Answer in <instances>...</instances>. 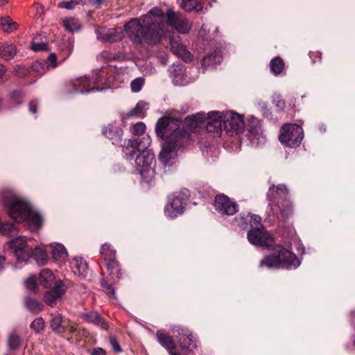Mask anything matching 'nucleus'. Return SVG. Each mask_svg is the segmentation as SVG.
Segmentation results:
<instances>
[{"mask_svg": "<svg viewBox=\"0 0 355 355\" xmlns=\"http://www.w3.org/2000/svg\"><path fill=\"white\" fill-rule=\"evenodd\" d=\"M166 24L181 34L188 33L192 26L187 17L172 8L165 14L156 6L141 17L130 19L124 29L134 43L141 44L144 41L148 45H156L164 36Z\"/></svg>", "mask_w": 355, "mask_h": 355, "instance_id": "1", "label": "nucleus"}, {"mask_svg": "<svg viewBox=\"0 0 355 355\" xmlns=\"http://www.w3.org/2000/svg\"><path fill=\"white\" fill-rule=\"evenodd\" d=\"M181 120L170 116H162L157 120L155 133L158 138L164 141L159 155L175 152L189 144V134L181 128Z\"/></svg>", "mask_w": 355, "mask_h": 355, "instance_id": "2", "label": "nucleus"}, {"mask_svg": "<svg viewBox=\"0 0 355 355\" xmlns=\"http://www.w3.org/2000/svg\"><path fill=\"white\" fill-rule=\"evenodd\" d=\"M102 132L106 138L112 141V144L121 146L123 152L126 155H142V153L146 152V155H150V150L141 145L143 141H139L138 139L124 140L123 144H122L123 130L118 125L108 124L103 128Z\"/></svg>", "mask_w": 355, "mask_h": 355, "instance_id": "3", "label": "nucleus"}, {"mask_svg": "<svg viewBox=\"0 0 355 355\" xmlns=\"http://www.w3.org/2000/svg\"><path fill=\"white\" fill-rule=\"evenodd\" d=\"M300 263L301 261L293 252L281 245H277L271 254L263 258L259 266L269 269L292 270L297 268Z\"/></svg>", "mask_w": 355, "mask_h": 355, "instance_id": "4", "label": "nucleus"}, {"mask_svg": "<svg viewBox=\"0 0 355 355\" xmlns=\"http://www.w3.org/2000/svg\"><path fill=\"white\" fill-rule=\"evenodd\" d=\"M288 191L284 184L272 185L268 191V198L270 201V206L273 214L277 211L284 217L291 216L293 213L291 202L287 199Z\"/></svg>", "mask_w": 355, "mask_h": 355, "instance_id": "5", "label": "nucleus"}, {"mask_svg": "<svg viewBox=\"0 0 355 355\" xmlns=\"http://www.w3.org/2000/svg\"><path fill=\"white\" fill-rule=\"evenodd\" d=\"M3 200L8 207L9 216L16 222H25L29 216L31 205L24 199L17 196L12 192L5 193Z\"/></svg>", "mask_w": 355, "mask_h": 355, "instance_id": "6", "label": "nucleus"}, {"mask_svg": "<svg viewBox=\"0 0 355 355\" xmlns=\"http://www.w3.org/2000/svg\"><path fill=\"white\" fill-rule=\"evenodd\" d=\"M188 199L189 191L185 189L170 195L168 197V203L164 208L165 215L173 218L183 214Z\"/></svg>", "mask_w": 355, "mask_h": 355, "instance_id": "7", "label": "nucleus"}, {"mask_svg": "<svg viewBox=\"0 0 355 355\" xmlns=\"http://www.w3.org/2000/svg\"><path fill=\"white\" fill-rule=\"evenodd\" d=\"M304 138L302 128L297 124H285L281 128L279 139L282 144L290 148L299 146Z\"/></svg>", "mask_w": 355, "mask_h": 355, "instance_id": "8", "label": "nucleus"}, {"mask_svg": "<svg viewBox=\"0 0 355 355\" xmlns=\"http://www.w3.org/2000/svg\"><path fill=\"white\" fill-rule=\"evenodd\" d=\"M221 113L223 128L229 136L232 137L244 132L245 122L241 115L233 111Z\"/></svg>", "mask_w": 355, "mask_h": 355, "instance_id": "9", "label": "nucleus"}, {"mask_svg": "<svg viewBox=\"0 0 355 355\" xmlns=\"http://www.w3.org/2000/svg\"><path fill=\"white\" fill-rule=\"evenodd\" d=\"M136 170L142 178V180L150 183L155 175V161L153 157H136Z\"/></svg>", "mask_w": 355, "mask_h": 355, "instance_id": "10", "label": "nucleus"}, {"mask_svg": "<svg viewBox=\"0 0 355 355\" xmlns=\"http://www.w3.org/2000/svg\"><path fill=\"white\" fill-rule=\"evenodd\" d=\"M18 262H27L31 257V247L24 236H17L9 242Z\"/></svg>", "mask_w": 355, "mask_h": 355, "instance_id": "11", "label": "nucleus"}, {"mask_svg": "<svg viewBox=\"0 0 355 355\" xmlns=\"http://www.w3.org/2000/svg\"><path fill=\"white\" fill-rule=\"evenodd\" d=\"M248 239L252 244L259 246L268 247L273 243V238L263 226L250 230Z\"/></svg>", "mask_w": 355, "mask_h": 355, "instance_id": "12", "label": "nucleus"}, {"mask_svg": "<svg viewBox=\"0 0 355 355\" xmlns=\"http://www.w3.org/2000/svg\"><path fill=\"white\" fill-rule=\"evenodd\" d=\"M172 331L178 339L179 345L183 351L188 353L193 348L196 347L194 338L188 329L182 327H175L173 328Z\"/></svg>", "mask_w": 355, "mask_h": 355, "instance_id": "13", "label": "nucleus"}, {"mask_svg": "<svg viewBox=\"0 0 355 355\" xmlns=\"http://www.w3.org/2000/svg\"><path fill=\"white\" fill-rule=\"evenodd\" d=\"M98 78V76L96 75L94 80H90L87 76L78 78L71 83V92L75 94H83L101 90L102 88H99L96 85Z\"/></svg>", "mask_w": 355, "mask_h": 355, "instance_id": "14", "label": "nucleus"}, {"mask_svg": "<svg viewBox=\"0 0 355 355\" xmlns=\"http://www.w3.org/2000/svg\"><path fill=\"white\" fill-rule=\"evenodd\" d=\"M205 130L209 133H211L214 137H220L223 128L222 120V113L218 111H214L207 114L205 117Z\"/></svg>", "mask_w": 355, "mask_h": 355, "instance_id": "15", "label": "nucleus"}, {"mask_svg": "<svg viewBox=\"0 0 355 355\" xmlns=\"http://www.w3.org/2000/svg\"><path fill=\"white\" fill-rule=\"evenodd\" d=\"M214 207L223 215L231 216L238 211L236 202L223 194H219L215 197Z\"/></svg>", "mask_w": 355, "mask_h": 355, "instance_id": "16", "label": "nucleus"}, {"mask_svg": "<svg viewBox=\"0 0 355 355\" xmlns=\"http://www.w3.org/2000/svg\"><path fill=\"white\" fill-rule=\"evenodd\" d=\"M205 124V116L204 114L198 113L196 115L187 116L184 121V128L189 134V141L191 139V132H198L200 128H203Z\"/></svg>", "mask_w": 355, "mask_h": 355, "instance_id": "17", "label": "nucleus"}, {"mask_svg": "<svg viewBox=\"0 0 355 355\" xmlns=\"http://www.w3.org/2000/svg\"><path fill=\"white\" fill-rule=\"evenodd\" d=\"M66 291L67 286L64 284L63 282L58 280L55 283V286H53L52 290L45 293V302L51 306H54L56 304L57 300L65 293Z\"/></svg>", "mask_w": 355, "mask_h": 355, "instance_id": "18", "label": "nucleus"}, {"mask_svg": "<svg viewBox=\"0 0 355 355\" xmlns=\"http://www.w3.org/2000/svg\"><path fill=\"white\" fill-rule=\"evenodd\" d=\"M101 254L106 261V266L108 270H111V273H119V268L115 261V251L111 248V246L105 243L102 245Z\"/></svg>", "mask_w": 355, "mask_h": 355, "instance_id": "19", "label": "nucleus"}, {"mask_svg": "<svg viewBox=\"0 0 355 355\" xmlns=\"http://www.w3.org/2000/svg\"><path fill=\"white\" fill-rule=\"evenodd\" d=\"M169 44L171 51L177 56L181 58L184 62L192 60L191 53L186 49V46L175 37L169 38Z\"/></svg>", "mask_w": 355, "mask_h": 355, "instance_id": "20", "label": "nucleus"}, {"mask_svg": "<svg viewBox=\"0 0 355 355\" xmlns=\"http://www.w3.org/2000/svg\"><path fill=\"white\" fill-rule=\"evenodd\" d=\"M95 32L98 40L107 42H115L122 38L121 33L115 29L97 28Z\"/></svg>", "mask_w": 355, "mask_h": 355, "instance_id": "21", "label": "nucleus"}, {"mask_svg": "<svg viewBox=\"0 0 355 355\" xmlns=\"http://www.w3.org/2000/svg\"><path fill=\"white\" fill-rule=\"evenodd\" d=\"M24 223L31 232L37 231L42 225L43 218L40 214L35 211L31 207L29 210V216Z\"/></svg>", "mask_w": 355, "mask_h": 355, "instance_id": "22", "label": "nucleus"}, {"mask_svg": "<svg viewBox=\"0 0 355 355\" xmlns=\"http://www.w3.org/2000/svg\"><path fill=\"white\" fill-rule=\"evenodd\" d=\"M247 132V136L252 139L261 132V125L259 120L254 116H251L248 120V123H245L244 132Z\"/></svg>", "mask_w": 355, "mask_h": 355, "instance_id": "23", "label": "nucleus"}, {"mask_svg": "<svg viewBox=\"0 0 355 355\" xmlns=\"http://www.w3.org/2000/svg\"><path fill=\"white\" fill-rule=\"evenodd\" d=\"M51 316L50 327L52 331L59 334L66 332L67 327L62 316L58 313L51 314Z\"/></svg>", "mask_w": 355, "mask_h": 355, "instance_id": "24", "label": "nucleus"}, {"mask_svg": "<svg viewBox=\"0 0 355 355\" xmlns=\"http://www.w3.org/2000/svg\"><path fill=\"white\" fill-rule=\"evenodd\" d=\"M58 281H55V277L51 270L49 269H43L39 277L40 284L45 288H51L55 286V283Z\"/></svg>", "mask_w": 355, "mask_h": 355, "instance_id": "25", "label": "nucleus"}, {"mask_svg": "<svg viewBox=\"0 0 355 355\" xmlns=\"http://www.w3.org/2000/svg\"><path fill=\"white\" fill-rule=\"evenodd\" d=\"M223 60V55L219 51H214L210 54H207L201 60V64L203 68L213 67L220 64Z\"/></svg>", "mask_w": 355, "mask_h": 355, "instance_id": "26", "label": "nucleus"}, {"mask_svg": "<svg viewBox=\"0 0 355 355\" xmlns=\"http://www.w3.org/2000/svg\"><path fill=\"white\" fill-rule=\"evenodd\" d=\"M17 53V47L14 44L0 42V56L6 60L12 59Z\"/></svg>", "mask_w": 355, "mask_h": 355, "instance_id": "27", "label": "nucleus"}, {"mask_svg": "<svg viewBox=\"0 0 355 355\" xmlns=\"http://www.w3.org/2000/svg\"><path fill=\"white\" fill-rule=\"evenodd\" d=\"M83 318L86 321L93 323L102 329H107L108 328L107 323L105 320L96 311L84 313Z\"/></svg>", "mask_w": 355, "mask_h": 355, "instance_id": "28", "label": "nucleus"}, {"mask_svg": "<svg viewBox=\"0 0 355 355\" xmlns=\"http://www.w3.org/2000/svg\"><path fill=\"white\" fill-rule=\"evenodd\" d=\"M156 338L158 343L168 351L175 349V344L171 336L166 334L162 330H158L156 332Z\"/></svg>", "mask_w": 355, "mask_h": 355, "instance_id": "29", "label": "nucleus"}, {"mask_svg": "<svg viewBox=\"0 0 355 355\" xmlns=\"http://www.w3.org/2000/svg\"><path fill=\"white\" fill-rule=\"evenodd\" d=\"M31 69L33 75L40 77L44 75L49 69L48 64L44 60H37L32 63Z\"/></svg>", "mask_w": 355, "mask_h": 355, "instance_id": "30", "label": "nucleus"}, {"mask_svg": "<svg viewBox=\"0 0 355 355\" xmlns=\"http://www.w3.org/2000/svg\"><path fill=\"white\" fill-rule=\"evenodd\" d=\"M31 257H33L40 266H43L47 262L48 257L46 252L39 247L35 248L34 250L31 248Z\"/></svg>", "mask_w": 355, "mask_h": 355, "instance_id": "31", "label": "nucleus"}, {"mask_svg": "<svg viewBox=\"0 0 355 355\" xmlns=\"http://www.w3.org/2000/svg\"><path fill=\"white\" fill-rule=\"evenodd\" d=\"M284 62L282 58L277 56L270 62V71L275 76L280 74L284 69Z\"/></svg>", "mask_w": 355, "mask_h": 355, "instance_id": "32", "label": "nucleus"}, {"mask_svg": "<svg viewBox=\"0 0 355 355\" xmlns=\"http://www.w3.org/2000/svg\"><path fill=\"white\" fill-rule=\"evenodd\" d=\"M52 256L55 260H64L67 257L66 248L60 243H55L52 245Z\"/></svg>", "mask_w": 355, "mask_h": 355, "instance_id": "33", "label": "nucleus"}, {"mask_svg": "<svg viewBox=\"0 0 355 355\" xmlns=\"http://www.w3.org/2000/svg\"><path fill=\"white\" fill-rule=\"evenodd\" d=\"M72 268L75 274L83 275L87 269V264L82 258H75L71 262Z\"/></svg>", "mask_w": 355, "mask_h": 355, "instance_id": "34", "label": "nucleus"}, {"mask_svg": "<svg viewBox=\"0 0 355 355\" xmlns=\"http://www.w3.org/2000/svg\"><path fill=\"white\" fill-rule=\"evenodd\" d=\"M180 7L186 12H190L193 10H200L202 6L198 0H182Z\"/></svg>", "mask_w": 355, "mask_h": 355, "instance_id": "35", "label": "nucleus"}, {"mask_svg": "<svg viewBox=\"0 0 355 355\" xmlns=\"http://www.w3.org/2000/svg\"><path fill=\"white\" fill-rule=\"evenodd\" d=\"M1 24L3 31L6 33L12 32L16 30L18 27L17 23L13 21L8 16L1 18Z\"/></svg>", "mask_w": 355, "mask_h": 355, "instance_id": "36", "label": "nucleus"}, {"mask_svg": "<svg viewBox=\"0 0 355 355\" xmlns=\"http://www.w3.org/2000/svg\"><path fill=\"white\" fill-rule=\"evenodd\" d=\"M17 229L14 224L10 223H2L0 233L8 236H13L17 234Z\"/></svg>", "mask_w": 355, "mask_h": 355, "instance_id": "37", "label": "nucleus"}, {"mask_svg": "<svg viewBox=\"0 0 355 355\" xmlns=\"http://www.w3.org/2000/svg\"><path fill=\"white\" fill-rule=\"evenodd\" d=\"M25 304L27 309L32 312L37 313L42 309V304L33 298H26Z\"/></svg>", "mask_w": 355, "mask_h": 355, "instance_id": "38", "label": "nucleus"}, {"mask_svg": "<svg viewBox=\"0 0 355 355\" xmlns=\"http://www.w3.org/2000/svg\"><path fill=\"white\" fill-rule=\"evenodd\" d=\"M159 164L167 171L175 163V157H158Z\"/></svg>", "mask_w": 355, "mask_h": 355, "instance_id": "39", "label": "nucleus"}, {"mask_svg": "<svg viewBox=\"0 0 355 355\" xmlns=\"http://www.w3.org/2000/svg\"><path fill=\"white\" fill-rule=\"evenodd\" d=\"M64 26L69 32L78 31L80 29L79 21L74 18H70L64 21Z\"/></svg>", "mask_w": 355, "mask_h": 355, "instance_id": "40", "label": "nucleus"}, {"mask_svg": "<svg viewBox=\"0 0 355 355\" xmlns=\"http://www.w3.org/2000/svg\"><path fill=\"white\" fill-rule=\"evenodd\" d=\"M21 338L15 332H12L9 335L8 345L10 349H16L21 345Z\"/></svg>", "mask_w": 355, "mask_h": 355, "instance_id": "41", "label": "nucleus"}, {"mask_svg": "<svg viewBox=\"0 0 355 355\" xmlns=\"http://www.w3.org/2000/svg\"><path fill=\"white\" fill-rule=\"evenodd\" d=\"M146 105V104L144 102L139 101L137 103L136 106L127 113L126 117L131 118L132 116H137V115L141 114L143 112Z\"/></svg>", "mask_w": 355, "mask_h": 355, "instance_id": "42", "label": "nucleus"}, {"mask_svg": "<svg viewBox=\"0 0 355 355\" xmlns=\"http://www.w3.org/2000/svg\"><path fill=\"white\" fill-rule=\"evenodd\" d=\"M45 327V322L42 318H37L34 320L31 324V328L33 329L36 333H40L44 330Z\"/></svg>", "mask_w": 355, "mask_h": 355, "instance_id": "43", "label": "nucleus"}, {"mask_svg": "<svg viewBox=\"0 0 355 355\" xmlns=\"http://www.w3.org/2000/svg\"><path fill=\"white\" fill-rule=\"evenodd\" d=\"M146 125L143 122H138L130 128V132L134 135H141L144 133Z\"/></svg>", "mask_w": 355, "mask_h": 355, "instance_id": "44", "label": "nucleus"}, {"mask_svg": "<svg viewBox=\"0 0 355 355\" xmlns=\"http://www.w3.org/2000/svg\"><path fill=\"white\" fill-rule=\"evenodd\" d=\"M144 83V79L143 78H137L132 80L130 83L131 90L134 92H139Z\"/></svg>", "mask_w": 355, "mask_h": 355, "instance_id": "45", "label": "nucleus"}, {"mask_svg": "<svg viewBox=\"0 0 355 355\" xmlns=\"http://www.w3.org/2000/svg\"><path fill=\"white\" fill-rule=\"evenodd\" d=\"M31 49L34 51H47L48 45L45 42H36L35 39L31 42Z\"/></svg>", "mask_w": 355, "mask_h": 355, "instance_id": "46", "label": "nucleus"}, {"mask_svg": "<svg viewBox=\"0 0 355 355\" xmlns=\"http://www.w3.org/2000/svg\"><path fill=\"white\" fill-rule=\"evenodd\" d=\"M25 286L31 291H35L37 288L35 277L33 275L30 276L25 282Z\"/></svg>", "mask_w": 355, "mask_h": 355, "instance_id": "47", "label": "nucleus"}, {"mask_svg": "<svg viewBox=\"0 0 355 355\" xmlns=\"http://www.w3.org/2000/svg\"><path fill=\"white\" fill-rule=\"evenodd\" d=\"M78 3L79 2L77 0H71L69 1H62L59 3L58 7L71 10L74 8L75 6L78 4Z\"/></svg>", "mask_w": 355, "mask_h": 355, "instance_id": "48", "label": "nucleus"}, {"mask_svg": "<svg viewBox=\"0 0 355 355\" xmlns=\"http://www.w3.org/2000/svg\"><path fill=\"white\" fill-rule=\"evenodd\" d=\"M44 60L48 64V68L49 66H51L52 68H55L58 66L57 57L56 55L53 53H50L47 59Z\"/></svg>", "mask_w": 355, "mask_h": 355, "instance_id": "49", "label": "nucleus"}, {"mask_svg": "<svg viewBox=\"0 0 355 355\" xmlns=\"http://www.w3.org/2000/svg\"><path fill=\"white\" fill-rule=\"evenodd\" d=\"M83 5H89L95 6L96 8H100L105 0H79Z\"/></svg>", "mask_w": 355, "mask_h": 355, "instance_id": "50", "label": "nucleus"}, {"mask_svg": "<svg viewBox=\"0 0 355 355\" xmlns=\"http://www.w3.org/2000/svg\"><path fill=\"white\" fill-rule=\"evenodd\" d=\"M238 225L241 228H245L248 224V223L250 221L249 215L244 216V215H240L239 218L236 219Z\"/></svg>", "mask_w": 355, "mask_h": 355, "instance_id": "51", "label": "nucleus"}, {"mask_svg": "<svg viewBox=\"0 0 355 355\" xmlns=\"http://www.w3.org/2000/svg\"><path fill=\"white\" fill-rule=\"evenodd\" d=\"M22 96L23 94L20 90H15L11 94L12 99L17 104H20L21 103Z\"/></svg>", "mask_w": 355, "mask_h": 355, "instance_id": "52", "label": "nucleus"}, {"mask_svg": "<svg viewBox=\"0 0 355 355\" xmlns=\"http://www.w3.org/2000/svg\"><path fill=\"white\" fill-rule=\"evenodd\" d=\"M274 103L278 110L281 111L284 109L286 103L285 101L283 98L280 97H277L274 99Z\"/></svg>", "mask_w": 355, "mask_h": 355, "instance_id": "53", "label": "nucleus"}, {"mask_svg": "<svg viewBox=\"0 0 355 355\" xmlns=\"http://www.w3.org/2000/svg\"><path fill=\"white\" fill-rule=\"evenodd\" d=\"M309 56L312 59L313 63H315L317 61L320 62L322 60V53L320 52H310Z\"/></svg>", "mask_w": 355, "mask_h": 355, "instance_id": "54", "label": "nucleus"}, {"mask_svg": "<svg viewBox=\"0 0 355 355\" xmlns=\"http://www.w3.org/2000/svg\"><path fill=\"white\" fill-rule=\"evenodd\" d=\"M101 286L107 290V293L110 297L115 298V292L110 286L104 282H102Z\"/></svg>", "mask_w": 355, "mask_h": 355, "instance_id": "55", "label": "nucleus"}, {"mask_svg": "<svg viewBox=\"0 0 355 355\" xmlns=\"http://www.w3.org/2000/svg\"><path fill=\"white\" fill-rule=\"evenodd\" d=\"M110 343V345L112 347V349L114 352H121V347L115 338H111Z\"/></svg>", "mask_w": 355, "mask_h": 355, "instance_id": "56", "label": "nucleus"}, {"mask_svg": "<svg viewBox=\"0 0 355 355\" xmlns=\"http://www.w3.org/2000/svg\"><path fill=\"white\" fill-rule=\"evenodd\" d=\"M37 100H33L31 101L28 104V110L32 114H35L37 112Z\"/></svg>", "mask_w": 355, "mask_h": 355, "instance_id": "57", "label": "nucleus"}, {"mask_svg": "<svg viewBox=\"0 0 355 355\" xmlns=\"http://www.w3.org/2000/svg\"><path fill=\"white\" fill-rule=\"evenodd\" d=\"M15 71L19 76L22 77L26 76V74L28 73V69L18 66L17 69H15Z\"/></svg>", "mask_w": 355, "mask_h": 355, "instance_id": "58", "label": "nucleus"}, {"mask_svg": "<svg viewBox=\"0 0 355 355\" xmlns=\"http://www.w3.org/2000/svg\"><path fill=\"white\" fill-rule=\"evenodd\" d=\"M249 218L250 223H253L254 225L259 224L261 220V216L256 214L249 216Z\"/></svg>", "mask_w": 355, "mask_h": 355, "instance_id": "59", "label": "nucleus"}, {"mask_svg": "<svg viewBox=\"0 0 355 355\" xmlns=\"http://www.w3.org/2000/svg\"><path fill=\"white\" fill-rule=\"evenodd\" d=\"M172 74H173L174 76L178 77L180 75L182 74V67L177 66L175 68L173 69V71H171Z\"/></svg>", "mask_w": 355, "mask_h": 355, "instance_id": "60", "label": "nucleus"}, {"mask_svg": "<svg viewBox=\"0 0 355 355\" xmlns=\"http://www.w3.org/2000/svg\"><path fill=\"white\" fill-rule=\"evenodd\" d=\"M92 355H105V351L101 347H98L93 350Z\"/></svg>", "mask_w": 355, "mask_h": 355, "instance_id": "61", "label": "nucleus"}, {"mask_svg": "<svg viewBox=\"0 0 355 355\" xmlns=\"http://www.w3.org/2000/svg\"><path fill=\"white\" fill-rule=\"evenodd\" d=\"M5 257L0 255V272H1L4 267Z\"/></svg>", "mask_w": 355, "mask_h": 355, "instance_id": "62", "label": "nucleus"}, {"mask_svg": "<svg viewBox=\"0 0 355 355\" xmlns=\"http://www.w3.org/2000/svg\"><path fill=\"white\" fill-rule=\"evenodd\" d=\"M5 72H6L5 67L2 64H0V79L3 76Z\"/></svg>", "mask_w": 355, "mask_h": 355, "instance_id": "63", "label": "nucleus"}, {"mask_svg": "<svg viewBox=\"0 0 355 355\" xmlns=\"http://www.w3.org/2000/svg\"><path fill=\"white\" fill-rule=\"evenodd\" d=\"M123 57L124 56L122 54L118 53L114 56V59L117 60H123Z\"/></svg>", "mask_w": 355, "mask_h": 355, "instance_id": "64", "label": "nucleus"}]
</instances>
